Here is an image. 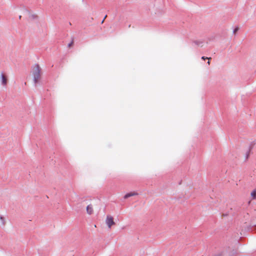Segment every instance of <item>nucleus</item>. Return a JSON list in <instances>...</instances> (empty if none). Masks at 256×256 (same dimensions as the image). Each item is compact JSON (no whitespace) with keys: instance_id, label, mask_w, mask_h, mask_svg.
I'll list each match as a JSON object with an SVG mask.
<instances>
[{"instance_id":"nucleus-8","label":"nucleus","mask_w":256,"mask_h":256,"mask_svg":"<svg viewBox=\"0 0 256 256\" xmlns=\"http://www.w3.org/2000/svg\"><path fill=\"white\" fill-rule=\"evenodd\" d=\"M238 27H236V28H235V29L234 30V33L235 34H236V32L238 31Z\"/></svg>"},{"instance_id":"nucleus-1","label":"nucleus","mask_w":256,"mask_h":256,"mask_svg":"<svg viewBox=\"0 0 256 256\" xmlns=\"http://www.w3.org/2000/svg\"><path fill=\"white\" fill-rule=\"evenodd\" d=\"M40 72L41 68L39 65L35 64L33 66L32 73L35 84L38 83L40 79Z\"/></svg>"},{"instance_id":"nucleus-9","label":"nucleus","mask_w":256,"mask_h":256,"mask_svg":"<svg viewBox=\"0 0 256 256\" xmlns=\"http://www.w3.org/2000/svg\"><path fill=\"white\" fill-rule=\"evenodd\" d=\"M202 60H206V59H208V60H210V59H211V58H208V57L202 56Z\"/></svg>"},{"instance_id":"nucleus-4","label":"nucleus","mask_w":256,"mask_h":256,"mask_svg":"<svg viewBox=\"0 0 256 256\" xmlns=\"http://www.w3.org/2000/svg\"><path fill=\"white\" fill-rule=\"evenodd\" d=\"M136 195H138V193H136V192H130L126 194H125L124 198V199H126V198H128L129 197L136 196Z\"/></svg>"},{"instance_id":"nucleus-5","label":"nucleus","mask_w":256,"mask_h":256,"mask_svg":"<svg viewBox=\"0 0 256 256\" xmlns=\"http://www.w3.org/2000/svg\"><path fill=\"white\" fill-rule=\"evenodd\" d=\"M87 213L89 214H91L93 212V208L91 204L88 205L86 207Z\"/></svg>"},{"instance_id":"nucleus-6","label":"nucleus","mask_w":256,"mask_h":256,"mask_svg":"<svg viewBox=\"0 0 256 256\" xmlns=\"http://www.w3.org/2000/svg\"><path fill=\"white\" fill-rule=\"evenodd\" d=\"M251 196L252 197L253 199L256 198V192L255 190L252 191L251 192Z\"/></svg>"},{"instance_id":"nucleus-10","label":"nucleus","mask_w":256,"mask_h":256,"mask_svg":"<svg viewBox=\"0 0 256 256\" xmlns=\"http://www.w3.org/2000/svg\"><path fill=\"white\" fill-rule=\"evenodd\" d=\"M73 44H74V42L72 40L70 44H68V46L69 48H70V46H72Z\"/></svg>"},{"instance_id":"nucleus-3","label":"nucleus","mask_w":256,"mask_h":256,"mask_svg":"<svg viewBox=\"0 0 256 256\" xmlns=\"http://www.w3.org/2000/svg\"><path fill=\"white\" fill-rule=\"evenodd\" d=\"M0 78L2 79V84L4 86L6 85L7 84V78L6 76L4 74H0Z\"/></svg>"},{"instance_id":"nucleus-7","label":"nucleus","mask_w":256,"mask_h":256,"mask_svg":"<svg viewBox=\"0 0 256 256\" xmlns=\"http://www.w3.org/2000/svg\"><path fill=\"white\" fill-rule=\"evenodd\" d=\"M0 219L2 220V225H4L5 224V221H4V218H2V216H0Z\"/></svg>"},{"instance_id":"nucleus-11","label":"nucleus","mask_w":256,"mask_h":256,"mask_svg":"<svg viewBox=\"0 0 256 256\" xmlns=\"http://www.w3.org/2000/svg\"><path fill=\"white\" fill-rule=\"evenodd\" d=\"M208 64H210V61H208Z\"/></svg>"},{"instance_id":"nucleus-2","label":"nucleus","mask_w":256,"mask_h":256,"mask_svg":"<svg viewBox=\"0 0 256 256\" xmlns=\"http://www.w3.org/2000/svg\"><path fill=\"white\" fill-rule=\"evenodd\" d=\"M106 223L108 226L109 228H110L112 226L115 224L114 220V218L110 215H108L106 220Z\"/></svg>"}]
</instances>
